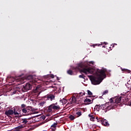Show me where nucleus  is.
I'll return each mask as SVG.
<instances>
[{
    "mask_svg": "<svg viewBox=\"0 0 131 131\" xmlns=\"http://www.w3.org/2000/svg\"><path fill=\"white\" fill-rule=\"evenodd\" d=\"M97 98H98V97H96L95 99H97Z\"/></svg>",
    "mask_w": 131,
    "mask_h": 131,
    "instance_id": "obj_45",
    "label": "nucleus"
},
{
    "mask_svg": "<svg viewBox=\"0 0 131 131\" xmlns=\"http://www.w3.org/2000/svg\"><path fill=\"white\" fill-rule=\"evenodd\" d=\"M45 104H46L45 101H42L39 103V104L41 106H43V105H45Z\"/></svg>",
    "mask_w": 131,
    "mask_h": 131,
    "instance_id": "obj_28",
    "label": "nucleus"
},
{
    "mask_svg": "<svg viewBox=\"0 0 131 131\" xmlns=\"http://www.w3.org/2000/svg\"><path fill=\"white\" fill-rule=\"evenodd\" d=\"M101 109V106L99 105H96L94 107V110H97V111H99Z\"/></svg>",
    "mask_w": 131,
    "mask_h": 131,
    "instance_id": "obj_23",
    "label": "nucleus"
},
{
    "mask_svg": "<svg viewBox=\"0 0 131 131\" xmlns=\"http://www.w3.org/2000/svg\"><path fill=\"white\" fill-rule=\"evenodd\" d=\"M45 112H49V113H51V112H53V106H52V104L47 106L45 109Z\"/></svg>",
    "mask_w": 131,
    "mask_h": 131,
    "instance_id": "obj_12",
    "label": "nucleus"
},
{
    "mask_svg": "<svg viewBox=\"0 0 131 131\" xmlns=\"http://www.w3.org/2000/svg\"><path fill=\"white\" fill-rule=\"evenodd\" d=\"M91 120H92V121H93V120H93V119L91 118Z\"/></svg>",
    "mask_w": 131,
    "mask_h": 131,
    "instance_id": "obj_43",
    "label": "nucleus"
},
{
    "mask_svg": "<svg viewBox=\"0 0 131 131\" xmlns=\"http://www.w3.org/2000/svg\"><path fill=\"white\" fill-rule=\"evenodd\" d=\"M123 100V104H124V105H127V106L129 105V102H128L129 99H128V98H124Z\"/></svg>",
    "mask_w": 131,
    "mask_h": 131,
    "instance_id": "obj_16",
    "label": "nucleus"
},
{
    "mask_svg": "<svg viewBox=\"0 0 131 131\" xmlns=\"http://www.w3.org/2000/svg\"><path fill=\"white\" fill-rule=\"evenodd\" d=\"M57 124H58V123H54L51 126V129H52V130H53V131L56 130V126Z\"/></svg>",
    "mask_w": 131,
    "mask_h": 131,
    "instance_id": "obj_20",
    "label": "nucleus"
},
{
    "mask_svg": "<svg viewBox=\"0 0 131 131\" xmlns=\"http://www.w3.org/2000/svg\"><path fill=\"white\" fill-rule=\"evenodd\" d=\"M89 117H90L91 118V119H93V120H94V119H95V118L94 117V116H93V115L89 114Z\"/></svg>",
    "mask_w": 131,
    "mask_h": 131,
    "instance_id": "obj_30",
    "label": "nucleus"
},
{
    "mask_svg": "<svg viewBox=\"0 0 131 131\" xmlns=\"http://www.w3.org/2000/svg\"><path fill=\"white\" fill-rule=\"evenodd\" d=\"M95 46H98V47H99V46H100V45L96 44V45H93V47H94V48H95Z\"/></svg>",
    "mask_w": 131,
    "mask_h": 131,
    "instance_id": "obj_35",
    "label": "nucleus"
},
{
    "mask_svg": "<svg viewBox=\"0 0 131 131\" xmlns=\"http://www.w3.org/2000/svg\"><path fill=\"white\" fill-rule=\"evenodd\" d=\"M72 70L74 71H77V70H80V73H84V74H92L94 73V69L91 68H84V65L81 63H78L77 66L76 67H72Z\"/></svg>",
    "mask_w": 131,
    "mask_h": 131,
    "instance_id": "obj_2",
    "label": "nucleus"
},
{
    "mask_svg": "<svg viewBox=\"0 0 131 131\" xmlns=\"http://www.w3.org/2000/svg\"><path fill=\"white\" fill-rule=\"evenodd\" d=\"M31 89H32V85H31L29 83H27L24 86L23 88L22 89V91L25 93V92H28V91L31 90Z\"/></svg>",
    "mask_w": 131,
    "mask_h": 131,
    "instance_id": "obj_5",
    "label": "nucleus"
},
{
    "mask_svg": "<svg viewBox=\"0 0 131 131\" xmlns=\"http://www.w3.org/2000/svg\"><path fill=\"white\" fill-rule=\"evenodd\" d=\"M24 127H26V125H20L18 126L17 127H16L15 128V129H16V130L18 131V130H20V129H21V128H24Z\"/></svg>",
    "mask_w": 131,
    "mask_h": 131,
    "instance_id": "obj_17",
    "label": "nucleus"
},
{
    "mask_svg": "<svg viewBox=\"0 0 131 131\" xmlns=\"http://www.w3.org/2000/svg\"><path fill=\"white\" fill-rule=\"evenodd\" d=\"M21 112H23V114L24 115H30L32 113L31 110L26 107V108H23L21 110Z\"/></svg>",
    "mask_w": 131,
    "mask_h": 131,
    "instance_id": "obj_7",
    "label": "nucleus"
},
{
    "mask_svg": "<svg viewBox=\"0 0 131 131\" xmlns=\"http://www.w3.org/2000/svg\"><path fill=\"white\" fill-rule=\"evenodd\" d=\"M74 114L75 115V116L76 117V118H77V117H79V116H81L82 115L81 111H79V112H77L76 113Z\"/></svg>",
    "mask_w": 131,
    "mask_h": 131,
    "instance_id": "obj_19",
    "label": "nucleus"
},
{
    "mask_svg": "<svg viewBox=\"0 0 131 131\" xmlns=\"http://www.w3.org/2000/svg\"><path fill=\"white\" fill-rule=\"evenodd\" d=\"M82 100H79V101H77V99L75 98V96H73L72 98V101L70 102V104L72 105V104L76 103V104H79V103H82Z\"/></svg>",
    "mask_w": 131,
    "mask_h": 131,
    "instance_id": "obj_9",
    "label": "nucleus"
},
{
    "mask_svg": "<svg viewBox=\"0 0 131 131\" xmlns=\"http://www.w3.org/2000/svg\"><path fill=\"white\" fill-rule=\"evenodd\" d=\"M40 93H39L38 94V95H40Z\"/></svg>",
    "mask_w": 131,
    "mask_h": 131,
    "instance_id": "obj_42",
    "label": "nucleus"
},
{
    "mask_svg": "<svg viewBox=\"0 0 131 131\" xmlns=\"http://www.w3.org/2000/svg\"><path fill=\"white\" fill-rule=\"evenodd\" d=\"M60 102L62 103V105H65V104L67 103L68 101L66 99L63 98L62 99L60 100Z\"/></svg>",
    "mask_w": 131,
    "mask_h": 131,
    "instance_id": "obj_21",
    "label": "nucleus"
},
{
    "mask_svg": "<svg viewBox=\"0 0 131 131\" xmlns=\"http://www.w3.org/2000/svg\"><path fill=\"white\" fill-rule=\"evenodd\" d=\"M67 73L69 74V75H73V72L71 70H68Z\"/></svg>",
    "mask_w": 131,
    "mask_h": 131,
    "instance_id": "obj_25",
    "label": "nucleus"
},
{
    "mask_svg": "<svg viewBox=\"0 0 131 131\" xmlns=\"http://www.w3.org/2000/svg\"><path fill=\"white\" fill-rule=\"evenodd\" d=\"M128 106H131V101L129 102V104H128Z\"/></svg>",
    "mask_w": 131,
    "mask_h": 131,
    "instance_id": "obj_37",
    "label": "nucleus"
},
{
    "mask_svg": "<svg viewBox=\"0 0 131 131\" xmlns=\"http://www.w3.org/2000/svg\"><path fill=\"white\" fill-rule=\"evenodd\" d=\"M104 43H105V45H108V43H107L106 42H104Z\"/></svg>",
    "mask_w": 131,
    "mask_h": 131,
    "instance_id": "obj_39",
    "label": "nucleus"
},
{
    "mask_svg": "<svg viewBox=\"0 0 131 131\" xmlns=\"http://www.w3.org/2000/svg\"><path fill=\"white\" fill-rule=\"evenodd\" d=\"M8 80L11 82H14V81H17V82L21 81V82H22V80H23V79H21V77H18L16 78L10 77H8Z\"/></svg>",
    "mask_w": 131,
    "mask_h": 131,
    "instance_id": "obj_6",
    "label": "nucleus"
},
{
    "mask_svg": "<svg viewBox=\"0 0 131 131\" xmlns=\"http://www.w3.org/2000/svg\"><path fill=\"white\" fill-rule=\"evenodd\" d=\"M89 64H92V65H94V61H89Z\"/></svg>",
    "mask_w": 131,
    "mask_h": 131,
    "instance_id": "obj_34",
    "label": "nucleus"
},
{
    "mask_svg": "<svg viewBox=\"0 0 131 131\" xmlns=\"http://www.w3.org/2000/svg\"><path fill=\"white\" fill-rule=\"evenodd\" d=\"M112 47L113 48H114V45H113Z\"/></svg>",
    "mask_w": 131,
    "mask_h": 131,
    "instance_id": "obj_41",
    "label": "nucleus"
},
{
    "mask_svg": "<svg viewBox=\"0 0 131 131\" xmlns=\"http://www.w3.org/2000/svg\"><path fill=\"white\" fill-rule=\"evenodd\" d=\"M122 71H123L124 72H127V73H130V70H129L126 69H122Z\"/></svg>",
    "mask_w": 131,
    "mask_h": 131,
    "instance_id": "obj_24",
    "label": "nucleus"
},
{
    "mask_svg": "<svg viewBox=\"0 0 131 131\" xmlns=\"http://www.w3.org/2000/svg\"><path fill=\"white\" fill-rule=\"evenodd\" d=\"M21 108L19 107H17L16 108V110L17 111H18V110H20V114H21V110H22V109H24V108H26V105H25V104H23L21 105Z\"/></svg>",
    "mask_w": 131,
    "mask_h": 131,
    "instance_id": "obj_18",
    "label": "nucleus"
},
{
    "mask_svg": "<svg viewBox=\"0 0 131 131\" xmlns=\"http://www.w3.org/2000/svg\"><path fill=\"white\" fill-rule=\"evenodd\" d=\"M79 78H84V77H85V76H84V75L82 74V75H80L79 76Z\"/></svg>",
    "mask_w": 131,
    "mask_h": 131,
    "instance_id": "obj_31",
    "label": "nucleus"
},
{
    "mask_svg": "<svg viewBox=\"0 0 131 131\" xmlns=\"http://www.w3.org/2000/svg\"><path fill=\"white\" fill-rule=\"evenodd\" d=\"M121 97L119 98H117L115 99V101L111 99L110 102H108V106L107 107L108 110H111V109H114V108H116V107H118V106H121Z\"/></svg>",
    "mask_w": 131,
    "mask_h": 131,
    "instance_id": "obj_3",
    "label": "nucleus"
},
{
    "mask_svg": "<svg viewBox=\"0 0 131 131\" xmlns=\"http://www.w3.org/2000/svg\"><path fill=\"white\" fill-rule=\"evenodd\" d=\"M57 80H60V79H59V77H57Z\"/></svg>",
    "mask_w": 131,
    "mask_h": 131,
    "instance_id": "obj_38",
    "label": "nucleus"
},
{
    "mask_svg": "<svg viewBox=\"0 0 131 131\" xmlns=\"http://www.w3.org/2000/svg\"><path fill=\"white\" fill-rule=\"evenodd\" d=\"M53 110H60L61 107L59 105H55V104H52Z\"/></svg>",
    "mask_w": 131,
    "mask_h": 131,
    "instance_id": "obj_14",
    "label": "nucleus"
},
{
    "mask_svg": "<svg viewBox=\"0 0 131 131\" xmlns=\"http://www.w3.org/2000/svg\"><path fill=\"white\" fill-rule=\"evenodd\" d=\"M104 47H105L104 46H102V48H104Z\"/></svg>",
    "mask_w": 131,
    "mask_h": 131,
    "instance_id": "obj_44",
    "label": "nucleus"
},
{
    "mask_svg": "<svg viewBox=\"0 0 131 131\" xmlns=\"http://www.w3.org/2000/svg\"><path fill=\"white\" fill-rule=\"evenodd\" d=\"M47 98L49 101H52L53 100H55V95L52 94H48L47 96Z\"/></svg>",
    "mask_w": 131,
    "mask_h": 131,
    "instance_id": "obj_13",
    "label": "nucleus"
},
{
    "mask_svg": "<svg viewBox=\"0 0 131 131\" xmlns=\"http://www.w3.org/2000/svg\"><path fill=\"white\" fill-rule=\"evenodd\" d=\"M91 77V76H89V77Z\"/></svg>",
    "mask_w": 131,
    "mask_h": 131,
    "instance_id": "obj_46",
    "label": "nucleus"
},
{
    "mask_svg": "<svg viewBox=\"0 0 131 131\" xmlns=\"http://www.w3.org/2000/svg\"><path fill=\"white\" fill-rule=\"evenodd\" d=\"M13 114L19 115V114H21V110L18 108V110L17 111V108H14L13 110H9L5 112V115H7V116H10V115H13Z\"/></svg>",
    "mask_w": 131,
    "mask_h": 131,
    "instance_id": "obj_4",
    "label": "nucleus"
},
{
    "mask_svg": "<svg viewBox=\"0 0 131 131\" xmlns=\"http://www.w3.org/2000/svg\"><path fill=\"white\" fill-rule=\"evenodd\" d=\"M108 106H109V102H106L105 104H101L100 105L99 104V107H100V109H102V110H104V109H105V107H106L104 110L105 112H106L107 111H109V110H110L107 109Z\"/></svg>",
    "mask_w": 131,
    "mask_h": 131,
    "instance_id": "obj_8",
    "label": "nucleus"
},
{
    "mask_svg": "<svg viewBox=\"0 0 131 131\" xmlns=\"http://www.w3.org/2000/svg\"><path fill=\"white\" fill-rule=\"evenodd\" d=\"M69 118L71 120H74V119H75V118H76V117L75 116V115H74V114H73V115H71L69 117Z\"/></svg>",
    "mask_w": 131,
    "mask_h": 131,
    "instance_id": "obj_22",
    "label": "nucleus"
},
{
    "mask_svg": "<svg viewBox=\"0 0 131 131\" xmlns=\"http://www.w3.org/2000/svg\"><path fill=\"white\" fill-rule=\"evenodd\" d=\"M52 104H54L55 106H57V105H58V102H56L55 103H52Z\"/></svg>",
    "mask_w": 131,
    "mask_h": 131,
    "instance_id": "obj_36",
    "label": "nucleus"
},
{
    "mask_svg": "<svg viewBox=\"0 0 131 131\" xmlns=\"http://www.w3.org/2000/svg\"><path fill=\"white\" fill-rule=\"evenodd\" d=\"M20 122L22 125H26V124L29 122V119L21 118L20 119Z\"/></svg>",
    "mask_w": 131,
    "mask_h": 131,
    "instance_id": "obj_11",
    "label": "nucleus"
},
{
    "mask_svg": "<svg viewBox=\"0 0 131 131\" xmlns=\"http://www.w3.org/2000/svg\"><path fill=\"white\" fill-rule=\"evenodd\" d=\"M90 96H86V99L84 100V103H85V105H90V104H92L93 101H94V99L92 100L88 98H90Z\"/></svg>",
    "mask_w": 131,
    "mask_h": 131,
    "instance_id": "obj_10",
    "label": "nucleus"
},
{
    "mask_svg": "<svg viewBox=\"0 0 131 131\" xmlns=\"http://www.w3.org/2000/svg\"><path fill=\"white\" fill-rule=\"evenodd\" d=\"M101 123L102 125H104V126H109L110 125L108 121L106 120H103L101 121Z\"/></svg>",
    "mask_w": 131,
    "mask_h": 131,
    "instance_id": "obj_15",
    "label": "nucleus"
},
{
    "mask_svg": "<svg viewBox=\"0 0 131 131\" xmlns=\"http://www.w3.org/2000/svg\"><path fill=\"white\" fill-rule=\"evenodd\" d=\"M88 94L89 96H93V93H92L90 90H88Z\"/></svg>",
    "mask_w": 131,
    "mask_h": 131,
    "instance_id": "obj_27",
    "label": "nucleus"
},
{
    "mask_svg": "<svg viewBox=\"0 0 131 131\" xmlns=\"http://www.w3.org/2000/svg\"><path fill=\"white\" fill-rule=\"evenodd\" d=\"M106 72H107V70L106 69L101 70L97 69L96 77H93L91 78L92 84H100V83L102 82L103 79L106 78Z\"/></svg>",
    "mask_w": 131,
    "mask_h": 131,
    "instance_id": "obj_1",
    "label": "nucleus"
},
{
    "mask_svg": "<svg viewBox=\"0 0 131 131\" xmlns=\"http://www.w3.org/2000/svg\"><path fill=\"white\" fill-rule=\"evenodd\" d=\"M108 90H105L104 92L103 93V95H106V94H108Z\"/></svg>",
    "mask_w": 131,
    "mask_h": 131,
    "instance_id": "obj_32",
    "label": "nucleus"
},
{
    "mask_svg": "<svg viewBox=\"0 0 131 131\" xmlns=\"http://www.w3.org/2000/svg\"><path fill=\"white\" fill-rule=\"evenodd\" d=\"M85 95V93L81 92V93H79L78 96H79V97H82V96H84Z\"/></svg>",
    "mask_w": 131,
    "mask_h": 131,
    "instance_id": "obj_26",
    "label": "nucleus"
},
{
    "mask_svg": "<svg viewBox=\"0 0 131 131\" xmlns=\"http://www.w3.org/2000/svg\"><path fill=\"white\" fill-rule=\"evenodd\" d=\"M32 75H29L27 77V79H32Z\"/></svg>",
    "mask_w": 131,
    "mask_h": 131,
    "instance_id": "obj_29",
    "label": "nucleus"
},
{
    "mask_svg": "<svg viewBox=\"0 0 131 131\" xmlns=\"http://www.w3.org/2000/svg\"><path fill=\"white\" fill-rule=\"evenodd\" d=\"M50 77H51V78H54L55 76H54V75H53V74H51V75H50Z\"/></svg>",
    "mask_w": 131,
    "mask_h": 131,
    "instance_id": "obj_33",
    "label": "nucleus"
},
{
    "mask_svg": "<svg viewBox=\"0 0 131 131\" xmlns=\"http://www.w3.org/2000/svg\"><path fill=\"white\" fill-rule=\"evenodd\" d=\"M93 98H95V97H96V96H92Z\"/></svg>",
    "mask_w": 131,
    "mask_h": 131,
    "instance_id": "obj_40",
    "label": "nucleus"
}]
</instances>
